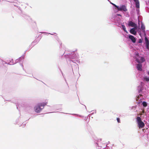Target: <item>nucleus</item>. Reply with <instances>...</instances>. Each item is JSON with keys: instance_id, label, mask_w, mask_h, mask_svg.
<instances>
[{"instance_id": "5701e85b", "label": "nucleus", "mask_w": 149, "mask_h": 149, "mask_svg": "<svg viewBox=\"0 0 149 149\" xmlns=\"http://www.w3.org/2000/svg\"><path fill=\"white\" fill-rule=\"evenodd\" d=\"M145 40H146V42H148V39H147V38L146 37H145Z\"/></svg>"}, {"instance_id": "9b49d317", "label": "nucleus", "mask_w": 149, "mask_h": 149, "mask_svg": "<svg viewBox=\"0 0 149 149\" xmlns=\"http://www.w3.org/2000/svg\"><path fill=\"white\" fill-rule=\"evenodd\" d=\"M135 3H136V6L137 8L139 7V0H133Z\"/></svg>"}, {"instance_id": "f8f14e48", "label": "nucleus", "mask_w": 149, "mask_h": 149, "mask_svg": "<svg viewBox=\"0 0 149 149\" xmlns=\"http://www.w3.org/2000/svg\"><path fill=\"white\" fill-rule=\"evenodd\" d=\"M122 29L127 34H128V32L126 30L125 26L124 24H122Z\"/></svg>"}, {"instance_id": "a878e982", "label": "nucleus", "mask_w": 149, "mask_h": 149, "mask_svg": "<svg viewBox=\"0 0 149 149\" xmlns=\"http://www.w3.org/2000/svg\"><path fill=\"white\" fill-rule=\"evenodd\" d=\"M133 149H136V148H134Z\"/></svg>"}, {"instance_id": "9d476101", "label": "nucleus", "mask_w": 149, "mask_h": 149, "mask_svg": "<svg viewBox=\"0 0 149 149\" xmlns=\"http://www.w3.org/2000/svg\"><path fill=\"white\" fill-rule=\"evenodd\" d=\"M127 10L126 6L124 5H122V12H126Z\"/></svg>"}, {"instance_id": "dca6fc26", "label": "nucleus", "mask_w": 149, "mask_h": 149, "mask_svg": "<svg viewBox=\"0 0 149 149\" xmlns=\"http://www.w3.org/2000/svg\"><path fill=\"white\" fill-rule=\"evenodd\" d=\"M111 4L113 5V6H114L116 8L118 9V10L119 11H121V7H119L118 6H117L115 4L111 3Z\"/></svg>"}, {"instance_id": "0eeeda50", "label": "nucleus", "mask_w": 149, "mask_h": 149, "mask_svg": "<svg viewBox=\"0 0 149 149\" xmlns=\"http://www.w3.org/2000/svg\"><path fill=\"white\" fill-rule=\"evenodd\" d=\"M127 24L129 26H130L132 27H136L137 26L136 23L130 20L128 21Z\"/></svg>"}, {"instance_id": "f3484780", "label": "nucleus", "mask_w": 149, "mask_h": 149, "mask_svg": "<svg viewBox=\"0 0 149 149\" xmlns=\"http://www.w3.org/2000/svg\"><path fill=\"white\" fill-rule=\"evenodd\" d=\"M145 46L146 49H148V48L149 47V42L148 40V42H146Z\"/></svg>"}, {"instance_id": "f03ea898", "label": "nucleus", "mask_w": 149, "mask_h": 149, "mask_svg": "<svg viewBox=\"0 0 149 149\" xmlns=\"http://www.w3.org/2000/svg\"><path fill=\"white\" fill-rule=\"evenodd\" d=\"M47 102H43L38 104L34 107V110L37 113H40L42 110L44 108V107L46 105Z\"/></svg>"}, {"instance_id": "f257e3e1", "label": "nucleus", "mask_w": 149, "mask_h": 149, "mask_svg": "<svg viewBox=\"0 0 149 149\" xmlns=\"http://www.w3.org/2000/svg\"><path fill=\"white\" fill-rule=\"evenodd\" d=\"M138 93L139 94V95L136 96V98L141 97L143 96L144 97V98H146L147 96L146 93V91H143L144 90L143 87L141 86H138L137 89Z\"/></svg>"}, {"instance_id": "cd10ccee", "label": "nucleus", "mask_w": 149, "mask_h": 149, "mask_svg": "<svg viewBox=\"0 0 149 149\" xmlns=\"http://www.w3.org/2000/svg\"><path fill=\"white\" fill-rule=\"evenodd\" d=\"M148 3L149 5V0H148Z\"/></svg>"}, {"instance_id": "1a4fd4ad", "label": "nucleus", "mask_w": 149, "mask_h": 149, "mask_svg": "<svg viewBox=\"0 0 149 149\" xmlns=\"http://www.w3.org/2000/svg\"><path fill=\"white\" fill-rule=\"evenodd\" d=\"M143 80L147 83L149 82V77L146 76L143 77Z\"/></svg>"}, {"instance_id": "423d86ee", "label": "nucleus", "mask_w": 149, "mask_h": 149, "mask_svg": "<svg viewBox=\"0 0 149 149\" xmlns=\"http://www.w3.org/2000/svg\"><path fill=\"white\" fill-rule=\"evenodd\" d=\"M135 61L137 63H141L143 62L145 60L142 57L139 56L138 58H136Z\"/></svg>"}, {"instance_id": "20e7f679", "label": "nucleus", "mask_w": 149, "mask_h": 149, "mask_svg": "<svg viewBox=\"0 0 149 149\" xmlns=\"http://www.w3.org/2000/svg\"><path fill=\"white\" fill-rule=\"evenodd\" d=\"M145 98H144V97L143 96L140 97H137L136 98V99L139 100L137 103V105L139 106H143L144 107H146L148 105V103L146 101H142V99H144Z\"/></svg>"}, {"instance_id": "393cba45", "label": "nucleus", "mask_w": 149, "mask_h": 149, "mask_svg": "<svg viewBox=\"0 0 149 149\" xmlns=\"http://www.w3.org/2000/svg\"><path fill=\"white\" fill-rule=\"evenodd\" d=\"M117 15H118V16H121V15H120V14H117Z\"/></svg>"}, {"instance_id": "4be33fe9", "label": "nucleus", "mask_w": 149, "mask_h": 149, "mask_svg": "<svg viewBox=\"0 0 149 149\" xmlns=\"http://www.w3.org/2000/svg\"><path fill=\"white\" fill-rule=\"evenodd\" d=\"M125 16L126 17H129V15L128 14V13H127L126 14V15H125Z\"/></svg>"}, {"instance_id": "aec40b11", "label": "nucleus", "mask_w": 149, "mask_h": 149, "mask_svg": "<svg viewBox=\"0 0 149 149\" xmlns=\"http://www.w3.org/2000/svg\"><path fill=\"white\" fill-rule=\"evenodd\" d=\"M138 41V42L140 43H141L143 42V41L141 39H139Z\"/></svg>"}, {"instance_id": "4468645a", "label": "nucleus", "mask_w": 149, "mask_h": 149, "mask_svg": "<svg viewBox=\"0 0 149 149\" xmlns=\"http://www.w3.org/2000/svg\"><path fill=\"white\" fill-rule=\"evenodd\" d=\"M141 28L143 32H145V26L143 23L141 22Z\"/></svg>"}, {"instance_id": "b1692460", "label": "nucleus", "mask_w": 149, "mask_h": 149, "mask_svg": "<svg viewBox=\"0 0 149 149\" xmlns=\"http://www.w3.org/2000/svg\"><path fill=\"white\" fill-rule=\"evenodd\" d=\"M147 74L149 76V71L147 72Z\"/></svg>"}, {"instance_id": "39448f33", "label": "nucleus", "mask_w": 149, "mask_h": 149, "mask_svg": "<svg viewBox=\"0 0 149 149\" xmlns=\"http://www.w3.org/2000/svg\"><path fill=\"white\" fill-rule=\"evenodd\" d=\"M125 36L126 38L130 40L133 43H135L136 42L137 38L134 36L130 34H125Z\"/></svg>"}, {"instance_id": "a211bd4d", "label": "nucleus", "mask_w": 149, "mask_h": 149, "mask_svg": "<svg viewBox=\"0 0 149 149\" xmlns=\"http://www.w3.org/2000/svg\"><path fill=\"white\" fill-rule=\"evenodd\" d=\"M136 107V106H132V107H130V110H134ZM133 111V110H132V111Z\"/></svg>"}, {"instance_id": "412c9836", "label": "nucleus", "mask_w": 149, "mask_h": 149, "mask_svg": "<svg viewBox=\"0 0 149 149\" xmlns=\"http://www.w3.org/2000/svg\"><path fill=\"white\" fill-rule=\"evenodd\" d=\"M117 120L118 122L119 123H120V119L119 118H117Z\"/></svg>"}, {"instance_id": "ddd939ff", "label": "nucleus", "mask_w": 149, "mask_h": 149, "mask_svg": "<svg viewBox=\"0 0 149 149\" xmlns=\"http://www.w3.org/2000/svg\"><path fill=\"white\" fill-rule=\"evenodd\" d=\"M134 58H135V59H136V58H138L140 56L139 53L136 51L134 52Z\"/></svg>"}, {"instance_id": "7ed1b4c3", "label": "nucleus", "mask_w": 149, "mask_h": 149, "mask_svg": "<svg viewBox=\"0 0 149 149\" xmlns=\"http://www.w3.org/2000/svg\"><path fill=\"white\" fill-rule=\"evenodd\" d=\"M136 122L137 127L139 129L143 128L145 125L144 123L142 120L140 116H137L136 117Z\"/></svg>"}, {"instance_id": "2eb2a0df", "label": "nucleus", "mask_w": 149, "mask_h": 149, "mask_svg": "<svg viewBox=\"0 0 149 149\" xmlns=\"http://www.w3.org/2000/svg\"><path fill=\"white\" fill-rule=\"evenodd\" d=\"M136 68L138 70L141 71L142 70V65H138L136 66Z\"/></svg>"}, {"instance_id": "6ab92c4d", "label": "nucleus", "mask_w": 149, "mask_h": 149, "mask_svg": "<svg viewBox=\"0 0 149 149\" xmlns=\"http://www.w3.org/2000/svg\"><path fill=\"white\" fill-rule=\"evenodd\" d=\"M136 7V11L137 14V15H139L140 14V10L139 9V8H137ZM139 8H140V7Z\"/></svg>"}, {"instance_id": "bb28decb", "label": "nucleus", "mask_w": 149, "mask_h": 149, "mask_svg": "<svg viewBox=\"0 0 149 149\" xmlns=\"http://www.w3.org/2000/svg\"><path fill=\"white\" fill-rule=\"evenodd\" d=\"M120 22H119V24H118L119 25H120Z\"/></svg>"}, {"instance_id": "6e6552de", "label": "nucleus", "mask_w": 149, "mask_h": 149, "mask_svg": "<svg viewBox=\"0 0 149 149\" xmlns=\"http://www.w3.org/2000/svg\"><path fill=\"white\" fill-rule=\"evenodd\" d=\"M130 33L133 35H135L136 33L135 29L134 28H131L130 30Z\"/></svg>"}]
</instances>
